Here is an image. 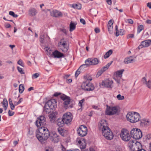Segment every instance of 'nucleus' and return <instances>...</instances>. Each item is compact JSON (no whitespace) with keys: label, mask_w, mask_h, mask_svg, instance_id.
<instances>
[{"label":"nucleus","mask_w":151,"mask_h":151,"mask_svg":"<svg viewBox=\"0 0 151 151\" xmlns=\"http://www.w3.org/2000/svg\"><path fill=\"white\" fill-rule=\"evenodd\" d=\"M50 133L45 127H39L36 137L41 143L46 140L50 136Z\"/></svg>","instance_id":"1"},{"label":"nucleus","mask_w":151,"mask_h":151,"mask_svg":"<svg viewBox=\"0 0 151 151\" xmlns=\"http://www.w3.org/2000/svg\"><path fill=\"white\" fill-rule=\"evenodd\" d=\"M127 120L132 123H134L140 120V116L139 114L135 112H129L126 115Z\"/></svg>","instance_id":"2"},{"label":"nucleus","mask_w":151,"mask_h":151,"mask_svg":"<svg viewBox=\"0 0 151 151\" xmlns=\"http://www.w3.org/2000/svg\"><path fill=\"white\" fill-rule=\"evenodd\" d=\"M60 97L64 101L63 105L65 109L73 107V104L71 102V100L69 97L63 94L60 96Z\"/></svg>","instance_id":"3"},{"label":"nucleus","mask_w":151,"mask_h":151,"mask_svg":"<svg viewBox=\"0 0 151 151\" xmlns=\"http://www.w3.org/2000/svg\"><path fill=\"white\" fill-rule=\"evenodd\" d=\"M130 134L132 137L135 139H140L142 136V131L137 128L132 129L130 131Z\"/></svg>","instance_id":"4"},{"label":"nucleus","mask_w":151,"mask_h":151,"mask_svg":"<svg viewBox=\"0 0 151 151\" xmlns=\"http://www.w3.org/2000/svg\"><path fill=\"white\" fill-rule=\"evenodd\" d=\"M81 87L83 90L87 91H93L95 88L93 84L88 81L83 82L81 85Z\"/></svg>","instance_id":"5"},{"label":"nucleus","mask_w":151,"mask_h":151,"mask_svg":"<svg viewBox=\"0 0 151 151\" xmlns=\"http://www.w3.org/2000/svg\"><path fill=\"white\" fill-rule=\"evenodd\" d=\"M129 147L131 151H137L142 148L141 143L139 142L134 143L133 140L130 141L128 144Z\"/></svg>","instance_id":"6"},{"label":"nucleus","mask_w":151,"mask_h":151,"mask_svg":"<svg viewBox=\"0 0 151 151\" xmlns=\"http://www.w3.org/2000/svg\"><path fill=\"white\" fill-rule=\"evenodd\" d=\"M102 131L103 135L106 139L110 140L113 139L114 137L113 133L108 126L107 128H103Z\"/></svg>","instance_id":"7"},{"label":"nucleus","mask_w":151,"mask_h":151,"mask_svg":"<svg viewBox=\"0 0 151 151\" xmlns=\"http://www.w3.org/2000/svg\"><path fill=\"white\" fill-rule=\"evenodd\" d=\"M120 136L122 140L125 141H129L131 139L129 131L126 129H123L121 130Z\"/></svg>","instance_id":"8"},{"label":"nucleus","mask_w":151,"mask_h":151,"mask_svg":"<svg viewBox=\"0 0 151 151\" xmlns=\"http://www.w3.org/2000/svg\"><path fill=\"white\" fill-rule=\"evenodd\" d=\"M57 107V101L56 100L54 99L48 100L45 104V108L47 109L50 108L52 110H55Z\"/></svg>","instance_id":"9"},{"label":"nucleus","mask_w":151,"mask_h":151,"mask_svg":"<svg viewBox=\"0 0 151 151\" xmlns=\"http://www.w3.org/2000/svg\"><path fill=\"white\" fill-rule=\"evenodd\" d=\"M105 114L107 115H112L116 114L118 112V109L116 106H110L106 105Z\"/></svg>","instance_id":"10"},{"label":"nucleus","mask_w":151,"mask_h":151,"mask_svg":"<svg viewBox=\"0 0 151 151\" xmlns=\"http://www.w3.org/2000/svg\"><path fill=\"white\" fill-rule=\"evenodd\" d=\"M46 124V119L45 117L43 116H41L39 117H38L36 121L35 124L38 128L45 127Z\"/></svg>","instance_id":"11"},{"label":"nucleus","mask_w":151,"mask_h":151,"mask_svg":"<svg viewBox=\"0 0 151 151\" xmlns=\"http://www.w3.org/2000/svg\"><path fill=\"white\" fill-rule=\"evenodd\" d=\"M77 132L79 136L81 137H84L87 134V128L84 125H81L77 129Z\"/></svg>","instance_id":"12"},{"label":"nucleus","mask_w":151,"mask_h":151,"mask_svg":"<svg viewBox=\"0 0 151 151\" xmlns=\"http://www.w3.org/2000/svg\"><path fill=\"white\" fill-rule=\"evenodd\" d=\"M65 124H68L72 121V115L70 112H67L65 113L62 117Z\"/></svg>","instance_id":"13"},{"label":"nucleus","mask_w":151,"mask_h":151,"mask_svg":"<svg viewBox=\"0 0 151 151\" xmlns=\"http://www.w3.org/2000/svg\"><path fill=\"white\" fill-rule=\"evenodd\" d=\"M139 124L142 127H146L150 126L151 124L150 120L144 118L140 120Z\"/></svg>","instance_id":"14"},{"label":"nucleus","mask_w":151,"mask_h":151,"mask_svg":"<svg viewBox=\"0 0 151 151\" xmlns=\"http://www.w3.org/2000/svg\"><path fill=\"white\" fill-rule=\"evenodd\" d=\"M151 44V40H147L141 42V44L138 47L139 49L143 47H147L149 46Z\"/></svg>","instance_id":"15"},{"label":"nucleus","mask_w":151,"mask_h":151,"mask_svg":"<svg viewBox=\"0 0 151 151\" xmlns=\"http://www.w3.org/2000/svg\"><path fill=\"white\" fill-rule=\"evenodd\" d=\"M49 137L52 141L54 143H58L59 141V136L56 133H50Z\"/></svg>","instance_id":"16"},{"label":"nucleus","mask_w":151,"mask_h":151,"mask_svg":"<svg viewBox=\"0 0 151 151\" xmlns=\"http://www.w3.org/2000/svg\"><path fill=\"white\" fill-rule=\"evenodd\" d=\"M88 62L89 65H96L99 63V60L96 58H88L86 60V62Z\"/></svg>","instance_id":"17"},{"label":"nucleus","mask_w":151,"mask_h":151,"mask_svg":"<svg viewBox=\"0 0 151 151\" xmlns=\"http://www.w3.org/2000/svg\"><path fill=\"white\" fill-rule=\"evenodd\" d=\"M77 141L80 145V147L81 149H84L86 148V139L83 138H81V139L77 138Z\"/></svg>","instance_id":"18"},{"label":"nucleus","mask_w":151,"mask_h":151,"mask_svg":"<svg viewBox=\"0 0 151 151\" xmlns=\"http://www.w3.org/2000/svg\"><path fill=\"white\" fill-rule=\"evenodd\" d=\"M113 83L112 81L108 79L102 81L101 85L106 87L111 88V85Z\"/></svg>","instance_id":"19"},{"label":"nucleus","mask_w":151,"mask_h":151,"mask_svg":"<svg viewBox=\"0 0 151 151\" xmlns=\"http://www.w3.org/2000/svg\"><path fill=\"white\" fill-rule=\"evenodd\" d=\"M50 15L55 17H60L63 16L62 12L57 10H52L50 11Z\"/></svg>","instance_id":"20"},{"label":"nucleus","mask_w":151,"mask_h":151,"mask_svg":"<svg viewBox=\"0 0 151 151\" xmlns=\"http://www.w3.org/2000/svg\"><path fill=\"white\" fill-rule=\"evenodd\" d=\"M52 55L55 58H59L62 57H64V54L57 50H55L52 53Z\"/></svg>","instance_id":"21"},{"label":"nucleus","mask_w":151,"mask_h":151,"mask_svg":"<svg viewBox=\"0 0 151 151\" xmlns=\"http://www.w3.org/2000/svg\"><path fill=\"white\" fill-rule=\"evenodd\" d=\"M99 126L100 129H102L104 128H107L108 125L106 121L104 119L101 120L99 123Z\"/></svg>","instance_id":"22"},{"label":"nucleus","mask_w":151,"mask_h":151,"mask_svg":"<svg viewBox=\"0 0 151 151\" xmlns=\"http://www.w3.org/2000/svg\"><path fill=\"white\" fill-rule=\"evenodd\" d=\"M56 122L57 125L59 127H63L65 124L62 118L58 119L56 120Z\"/></svg>","instance_id":"23"},{"label":"nucleus","mask_w":151,"mask_h":151,"mask_svg":"<svg viewBox=\"0 0 151 151\" xmlns=\"http://www.w3.org/2000/svg\"><path fill=\"white\" fill-rule=\"evenodd\" d=\"M37 10L35 8H31L28 11L29 15L31 16H34L36 15L37 13Z\"/></svg>","instance_id":"24"},{"label":"nucleus","mask_w":151,"mask_h":151,"mask_svg":"<svg viewBox=\"0 0 151 151\" xmlns=\"http://www.w3.org/2000/svg\"><path fill=\"white\" fill-rule=\"evenodd\" d=\"M57 114V112H52L49 115V118L51 122H55L56 116Z\"/></svg>","instance_id":"25"},{"label":"nucleus","mask_w":151,"mask_h":151,"mask_svg":"<svg viewBox=\"0 0 151 151\" xmlns=\"http://www.w3.org/2000/svg\"><path fill=\"white\" fill-rule=\"evenodd\" d=\"M112 25V20L111 19L109 21L108 24V30L110 34H112L113 33V27Z\"/></svg>","instance_id":"26"},{"label":"nucleus","mask_w":151,"mask_h":151,"mask_svg":"<svg viewBox=\"0 0 151 151\" xmlns=\"http://www.w3.org/2000/svg\"><path fill=\"white\" fill-rule=\"evenodd\" d=\"M58 130L59 133L62 136L64 137L66 135L65 132L66 131L64 129L63 127H59L58 128Z\"/></svg>","instance_id":"27"},{"label":"nucleus","mask_w":151,"mask_h":151,"mask_svg":"<svg viewBox=\"0 0 151 151\" xmlns=\"http://www.w3.org/2000/svg\"><path fill=\"white\" fill-rule=\"evenodd\" d=\"M115 29L116 30V37H118L120 35H122L124 34V30L123 29H120L119 31L120 34L119 33V31L118 30V27L117 25L115 26Z\"/></svg>","instance_id":"28"},{"label":"nucleus","mask_w":151,"mask_h":151,"mask_svg":"<svg viewBox=\"0 0 151 151\" xmlns=\"http://www.w3.org/2000/svg\"><path fill=\"white\" fill-rule=\"evenodd\" d=\"M132 56H131L130 57L126 58H125L124 62L125 64H128L133 62L134 60L131 59Z\"/></svg>","instance_id":"29"},{"label":"nucleus","mask_w":151,"mask_h":151,"mask_svg":"<svg viewBox=\"0 0 151 151\" xmlns=\"http://www.w3.org/2000/svg\"><path fill=\"white\" fill-rule=\"evenodd\" d=\"M76 24L71 21L70 24V31L71 32L74 30L76 27Z\"/></svg>","instance_id":"30"},{"label":"nucleus","mask_w":151,"mask_h":151,"mask_svg":"<svg viewBox=\"0 0 151 151\" xmlns=\"http://www.w3.org/2000/svg\"><path fill=\"white\" fill-rule=\"evenodd\" d=\"M124 69L118 70L116 72V75L117 76L120 78L122 77V74L123 72L124 71Z\"/></svg>","instance_id":"31"},{"label":"nucleus","mask_w":151,"mask_h":151,"mask_svg":"<svg viewBox=\"0 0 151 151\" xmlns=\"http://www.w3.org/2000/svg\"><path fill=\"white\" fill-rule=\"evenodd\" d=\"M112 50H109L107 52L105 55H104V57L105 59H106L108 58L109 56L111 55L112 53Z\"/></svg>","instance_id":"32"},{"label":"nucleus","mask_w":151,"mask_h":151,"mask_svg":"<svg viewBox=\"0 0 151 151\" xmlns=\"http://www.w3.org/2000/svg\"><path fill=\"white\" fill-rule=\"evenodd\" d=\"M144 29V26L142 24L139 25L137 28V34L139 33L141 31L143 30Z\"/></svg>","instance_id":"33"},{"label":"nucleus","mask_w":151,"mask_h":151,"mask_svg":"<svg viewBox=\"0 0 151 151\" xmlns=\"http://www.w3.org/2000/svg\"><path fill=\"white\" fill-rule=\"evenodd\" d=\"M24 89V86L23 84H21L19 86V90L20 93H22L23 92Z\"/></svg>","instance_id":"34"},{"label":"nucleus","mask_w":151,"mask_h":151,"mask_svg":"<svg viewBox=\"0 0 151 151\" xmlns=\"http://www.w3.org/2000/svg\"><path fill=\"white\" fill-rule=\"evenodd\" d=\"M72 7L74 9H80L81 8V5L80 4H73Z\"/></svg>","instance_id":"35"},{"label":"nucleus","mask_w":151,"mask_h":151,"mask_svg":"<svg viewBox=\"0 0 151 151\" xmlns=\"http://www.w3.org/2000/svg\"><path fill=\"white\" fill-rule=\"evenodd\" d=\"M84 101H85L84 99H83L79 101V102L78 105L79 106L81 107V108L80 109H78V110H81V111H82V106H83L82 104Z\"/></svg>","instance_id":"36"},{"label":"nucleus","mask_w":151,"mask_h":151,"mask_svg":"<svg viewBox=\"0 0 151 151\" xmlns=\"http://www.w3.org/2000/svg\"><path fill=\"white\" fill-rule=\"evenodd\" d=\"M85 63H86L85 64H83L81 65L79 68L81 70V69L82 68L83 69L84 68L86 67L87 66H89V63L88 62H86V60L85 61Z\"/></svg>","instance_id":"37"},{"label":"nucleus","mask_w":151,"mask_h":151,"mask_svg":"<svg viewBox=\"0 0 151 151\" xmlns=\"http://www.w3.org/2000/svg\"><path fill=\"white\" fill-rule=\"evenodd\" d=\"M60 45L63 46H65L67 45L66 41H64V39H62L61 40L60 42Z\"/></svg>","instance_id":"38"},{"label":"nucleus","mask_w":151,"mask_h":151,"mask_svg":"<svg viewBox=\"0 0 151 151\" xmlns=\"http://www.w3.org/2000/svg\"><path fill=\"white\" fill-rule=\"evenodd\" d=\"M9 14L14 18H16L18 16L17 14H15L14 12L13 11H10L9 12Z\"/></svg>","instance_id":"39"},{"label":"nucleus","mask_w":151,"mask_h":151,"mask_svg":"<svg viewBox=\"0 0 151 151\" xmlns=\"http://www.w3.org/2000/svg\"><path fill=\"white\" fill-rule=\"evenodd\" d=\"M44 151H54L53 149L50 147H46L45 148Z\"/></svg>","instance_id":"40"},{"label":"nucleus","mask_w":151,"mask_h":151,"mask_svg":"<svg viewBox=\"0 0 151 151\" xmlns=\"http://www.w3.org/2000/svg\"><path fill=\"white\" fill-rule=\"evenodd\" d=\"M116 98L119 100H122L124 99V96H121L120 94H119L117 96Z\"/></svg>","instance_id":"41"},{"label":"nucleus","mask_w":151,"mask_h":151,"mask_svg":"<svg viewBox=\"0 0 151 151\" xmlns=\"http://www.w3.org/2000/svg\"><path fill=\"white\" fill-rule=\"evenodd\" d=\"M1 103L3 104V106L8 105V101L5 98L3 99V102H1Z\"/></svg>","instance_id":"42"},{"label":"nucleus","mask_w":151,"mask_h":151,"mask_svg":"<svg viewBox=\"0 0 151 151\" xmlns=\"http://www.w3.org/2000/svg\"><path fill=\"white\" fill-rule=\"evenodd\" d=\"M17 68L19 72L21 74H24V73L23 72V70H22V69L21 68H20L19 66H17Z\"/></svg>","instance_id":"43"},{"label":"nucleus","mask_w":151,"mask_h":151,"mask_svg":"<svg viewBox=\"0 0 151 151\" xmlns=\"http://www.w3.org/2000/svg\"><path fill=\"white\" fill-rule=\"evenodd\" d=\"M17 64L23 67H24V64L21 60L19 59L17 62Z\"/></svg>","instance_id":"44"},{"label":"nucleus","mask_w":151,"mask_h":151,"mask_svg":"<svg viewBox=\"0 0 151 151\" xmlns=\"http://www.w3.org/2000/svg\"><path fill=\"white\" fill-rule=\"evenodd\" d=\"M103 72H104L103 71H102V70H101L99 71L97 73L96 77H99L103 73Z\"/></svg>","instance_id":"45"},{"label":"nucleus","mask_w":151,"mask_h":151,"mask_svg":"<svg viewBox=\"0 0 151 151\" xmlns=\"http://www.w3.org/2000/svg\"><path fill=\"white\" fill-rule=\"evenodd\" d=\"M39 75L38 73H36L33 74L32 76V79L36 78L39 76Z\"/></svg>","instance_id":"46"},{"label":"nucleus","mask_w":151,"mask_h":151,"mask_svg":"<svg viewBox=\"0 0 151 151\" xmlns=\"http://www.w3.org/2000/svg\"><path fill=\"white\" fill-rule=\"evenodd\" d=\"M80 73V70L78 68L76 71L75 73V77L77 78Z\"/></svg>","instance_id":"47"},{"label":"nucleus","mask_w":151,"mask_h":151,"mask_svg":"<svg viewBox=\"0 0 151 151\" xmlns=\"http://www.w3.org/2000/svg\"><path fill=\"white\" fill-rule=\"evenodd\" d=\"M44 111H45L46 112L47 114H49L50 112V110L51 109L50 108H48V109H47L46 108H45V105L44 107Z\"/></svg>","instance_id":"48"},{"label":"nucleus","mask_w":151,"mask_h":151,"mask_svg":"<svg viewBox=\"0 0 151 151\" xmlns=\"http://www.w3.org/2000/svg\"><path fill=\"white\" fill-rule=\"evenodd\" d=\"M147 86L149 88H151V81H149L147 83H146Z\"/></svg>","instance_id":"49"},{"label":"nucleus","mask_w":151,"mask_h":151,"mask_svg":"<svg viewBox=\"0 0 151 151\" xmlns=\"http://www.w3.org/2000/svg\"><path fill=\"white\" fill-rule=\"evenodd\" d=\"M145 137L146 139L149 140L151 138V134H148L145 136Z\"/></svg>","instance_id":"50"},{"label":"nucleus","mask_w":151,"mask_h":151,"mask_svg":"<svg viewBox=\"0 0 151 151\" xmlns=\"http://www.w3.org/2000/svg\"><path fill=\"white\" fill-rule=\"evenodd\" d=\"M70 75H64L63 77V79H66V80L68 79V78L70 76Z\"/></svg>","instance_id":"51"},{"label":"nucleus","mask_w":151,"mask_h":151,"mask_svg":"<svg viewBox=\"0 0 151 151\" xmlns=\"http://www.w3.org/2000/svg\"><path fill=\"white\" fill-rule=\"evenodd\" d=\"M14 112H12V111L9 110L8 111V114L9 116H13L14 114Z\"/></svg>","instance_id":"52"},{"label":"nucleus","mask_w":151,"mask_h":151,"mask_svg":"<svg viewBox=\"0 0 151 151\" xmlns=\"http://www.w3.org/2000/svg\"><path fill=\"white\" fill-rule=\"evenodd\" d=\"M60 30L61 32H63L65 33V35H67V31L65 29H63V28H61L60 29Z\"/></svg>","instance_id":"53"},{"label":"nucleus","mask_w":151,"mask_h":151,"mask_svg":"<svg viewBox=\"0 0 151 151\" xmlns=\"http://www.w3.org/2000/svg\"><path fill=\"white\" fill-rule=\"evenodd\" d=\"M28 137H29L30 139L32 138L33 137H34V135L32 134H30L29 133H28L27 134Z\"/></svg>","instance_id":"54"},{"label":"nucleus","mask_w":151,"mask_h":151,"mask_svg":"<svg viewBox=\"0 0 151 151\" xmlns=\"http://www.w3.org/2000/svg\"><path fill=\"white\" fill-rule=\"evenodd\" d=\"M108 68H107L106 65H105V66L103 67L101 70L103 71V72H104L105 71H106L108 69Z\"/></svg>","instance_id":"55"},{"label":"nucleus","mask_w":151,"mask_h":151,"mask_svg":"<svg viewBox=\"0 0 151 151\" xmlns=\"http://www.w3.org/2000/svg\"><path fill=\"white\" fill-rule=\"evenodd\" d=\"M9 105L10 106L11 109L12 110H13L14 109L15 105L13 104V103L10 104Z\"/></svg>","instance_id":"56"},{"label":"nucleus","mask_w":151,"mask_h":151,"mask_svg":"<svg viewBox=\"0 0 151 151\" xmlns=\"http://www.w3.org/2000/svg\"><path fill=\"white\" fill-rule=\"evenodd\" d=\"M134 35L133 34H129L127 35V38H132L134 37Z\"/></svg>","instance_id":"57"},{"label":"nucleus","mask_w":151,"mask_h":151,"mask_svg":"<svg viewBox=\"0 0 151 151\" xmlns=\"http://www.w3.org/2000/svg\"><path fill=\"white\" fill-rule=\"evenodd\" d=\"M5 26L6 28H9L11 27V25L9 23H6Z\"/></svg>","instance_id":"58"},{"label":"nucleus","mask_w":151,"mask_h":151,"mask_svg":"<svg viewBox=\"0 0 151 151\" xmlns=\"http://www.w3.org/2000/svg\"><path fill=\"white\" fill-rule=\"evenodd\" d=\"M142 81L143 83H145L146 84V83L147 82L146 81V79L145 77H143L142 79Z\"/></svg>","instance_id":"59"},{"label":"nucleus","mask_w":151,"mask_h":151,"mask_svg":"<svg viewBox=\"0 0 151 151\" xmlns=\"http://www.w3.org/2000/svg\"><path fill=\"white\" fill-rule=\"evenodd\" d=\"M80 22L82 23L84 25L86 24L85 20L83 19H80Z\"/></svg>","instance_id":"60"},{"label":"nucleus","mask_w":151,"mask_h":151,"mask_svg":"<svg viewBox=\"0 0 151 151\" xmlns=\"http://www.w3.org/2000/svg\"><path fill=\"white\" fill-rule=\"evenodd\" d=\"M128 22L130 24H132L133 23V21L132 19H128L127 20Z\"/></svg>","instance_id":"61"},{"label":"nucleus","mask_w":151,"mask_h":151,"mask_svg":"<svg viewBox=\"0 0 151 151\" xmlns=\"http://www.w3.org/2000/svg\"><path fill=\"white\" fill-rule=\"evenodd\" d=\"M61 94V93H60L56 92L53 94V96L55 97H57L60 95Z\"/></svg>","instance_id":"62"},{"label":"nucleus","mask_w":151,"mask_h":151,"mask_svg":"<svg viewBox=\"0 0 151 151\" xmlns=\"http://www.w3.org/2000/svg\"><path fill=\"white\" fill-rule=\"evenodd\" d=\"M40 42L41 43H43L44 41V38H43V36H40Z\"/></svg>","instance_id":"63"},{"label":"nucleus","mask_w":151,"mask_h":151,"mask_svg":"<svg viewBox=\"0 0 151 151\" xmlns=\"http://www.w3.org/2000/svg\"><path fill=\"white\" fill-rule=\"evenodd\" d=\"M95 31L96 33H98L100 32V30L98 28H96L95 29Z\"/></svg>","instance_id":"64"}]
</instances>
